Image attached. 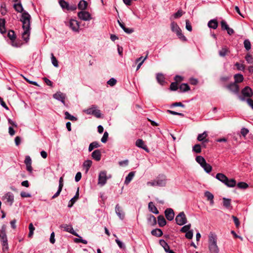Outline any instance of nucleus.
<instances>
[{
	"instance_id": "9b49d317",
	"label": "nucleus",
	"mask_w": 253,
	"mask_h": 253,
	"mask_svg": "<svg viewBox=\"0 0 253 253\" xmlns=\"http://www.w3.org/2000/svg\"><path fill=\"white\" fill-rule=\"evenodd\" d=\"M60 228H63L64 230L71 234L78 237H80L79 235L74 231L72 225L69 224H62L60 225Z\"/></svg>"
},
{
	"instance_id": "2eb2a0df",
	"label": "nucleus",
	"mask_w": 253,
	"mask_h": 253,
	"mask_svg": "<svg viewBox=\"0 0 253 253\" xmlns=\"http://www.w3.org/2000/svg\"><path fill=\"white\" fill-rule=\"evenodd\" d=\"M227 88L235 94H238L239 93V86L237 84L234 83L230 84L227 86Z\"/></svg>"
},
{
	"instance_id": "423d86ee",
	"label": "nucleus",
	"mask_w": 253,
	"mask_h": 253,
	"mask_svg": "<svg viewBox=\"0 0 253 253\" xmlns=\"http://www.w3.org/2000/svg\"><path fill=\"white\" fill-rule=\"evenodd\" d=\"M60 6L63 10H67L68 11H74L77 9L76 5H70L69 3L64 0H60L59 1Z\"/></svg>"
},
{
	"instance_id": "6ab92c4d",
	"label": "nucleus",
	"mask_w": 253,
	"mask_h": 253,
	"mask_svg": "<svg viewBox=\"0 0 253 253\" xmlns=\"http://www.w3.org/2000/svg\"><path fill=\"white\" fill-rule=\"evenodd\" d=\"M92 158L96 161H99L101 159V153L100 150H95L91 154Z\"/></svg>"
},
{
	"instance_id": "b1692460",
	"label": "nucleus",
	"mask_w": 253,
	"mask_h": 253,
	"mask_svg": "<svg viewBox=\"0 0 253 253\" xmlns=\"http://www.w3.org/2000/svg\"><path fill=\"white\" fill-rule=\"evenodd\" d=\"M7 36L12 41V46H14L15 47H18V45L17 44L14 43V41H15V40L16 39V36H15L14 32L12 30L9 31L8 33Z\"/></svg>"
},
{
	"instance_id": "aec40b11",
	"label": "nucleus",
	"mask_w": 253,
	"mask_h": 253,
	"mask_svg": "<svg viewBox=\"0 0 253 253\" xmlns=\"http://www.w3.org/2000/svg\"><path fill=\"white\" fill-rule=\"evenodd\" d=\"M205 196L207 198L208 201H210V205L212 206L214 204V196L210 192L207 191L205 192Z\"/></svg>"
},
{
	"instance_id": "f704fd0d",
	"label": "nucleus",
	"mask_w": 253,
	"mask_h": 253,
	"mask_svg": "<svg viewBox=\"0 0 253 253\" xmlns=\"http://www.w3.org/2000/svg\"><path fill=\"white\" fill-rule=\"evenodd\" d=\"M5 20L3 18L0 19V32L1 34H4L5 33Z\"/></svg>"
},
{
	"instance_id": "37998d69",
	"label": "nucleus",
	"mask_w": 253,
	"mask_h": 253,
	"mask_svg": "<svg viewBox=\"0 0 253 253\" xmlns=\"http://www.w3.org/2000/svg\"><path fill=\"white\" fill-rule=\"evenodd\" d=\"M201 167H202L204 170L207 173H210L212 170L211 166L206 162Z\"/></svg>"
},
{
	"instance_id": "e2e57ef3",
	"label": "nucleus",
	"mask_w": 253,
	"mask_h": 253,
	"mask_svg": "<svg viewBox=\"0 0 253 253\" xmlns=\"http://www.w3.org/2000/svg\"><path fill=\"white\" fill-rule=\"evenodd\" d=\"M249 132V129L245 127L242 128L241 130V133L244 137H245Z\"/></svg>"
},
{
	"instance_id": "de8ad7c7",
	"label": "nucleus",
	"mask_w": 253,
	"mask_h": 253,
	"mask_svg": "<svg viewBox=\"0 0 253 253\" xmlns=\"http://www.w3.org/2000/svg\"><path fill=\"white\" fill-rule=\"evenodd\" d=\"M51 62L53 65L55 67H58V61L56 59V57L54 56L53 53L51 54Z\"/></svg>"
},
{
	"instance_id": "052dcab7",
	"label": "nucleus",
	"mask_w": 253,
	"mask_h": 253,
	"mask_svg": "<svg viewBox=\"0 0 253 253\" xmlns=\"http://www.w3.org/2000/svg\"><path fill=\"white\" fill-rule=\"evenodd\" d=\"M235 65L238 70L244 71L245 69L244 65L238 62H237Z\"/></svg>"
},
{
	"instance_id": "8fccbe9b",
	"label": "nucleus",
	"mask_w": 253,
	"mask_h": 253,
	"mask_svg": "<svg viewBox=\"0 0 253 253\" xmlns=\"http://www.w3.org/2000/svg\"><path fill=\"white\" fill-rule=\"evenodd\" d=\"M228 52V49L226 47H222V49L219 51V54L220 56L224 57Z\"/></svg>"
},
{
	"instance_id": "13d9d810",
	"label": "nucleus",
	"mask_w": 253,
	"mask_h": 253,
	"mask_svg": "<svg viewBox=\"0 0 253 253\" xmlns=\"http://www.w3.org/2000/svg\"><path fill=\"white\" fill-rule=\"evenodd\" d=\"M170 89L173 91L176 90L178 89L177 84L175 82L171 83L170 85Z\"/></svg>"
},
{
	"instance_id": "774afa93",
	"label": "nucleus",
	"mask_w": 253,
	"mask_h": 253,
	"mask_svg": "<svg viewBox=\"0 0 253 253\" xmlns=\"http://www.w3.org/2000/svg\"><path fill=\"white\" fill-rule=\"evenodd\" d=\"M115 241H116V243L117 244V245H118V246L121 249L125 248V246L120 240H119L118 239H117L115 240Z\"/></svg>"
},
{
	"instance_id": "9d476101",
	"label": "nucleus",
	"mask_w": 253,
	"mask_h": 253,
	"mask_svg": "<svg viewBox=\"0 0 253 253\" xmlns=\"http://www.w3.org/2000/svg\"><path fill=\"white\" fill-rule=\"evenodd\" d=\"M53 97L54 99L61 101L63 104V105H65V100L66 97L65 94L60 91H58L53 95Z\"/></svg>"
},
{
	"instance_id": "a211bd4d",
	"label": "nucleus",
	"mask_w": 253,
	"mask_h": 253,
	"mask_svg": "<svg viewBox=\"0 0 253 253\" xmlns=\"http://www.w3.org/2000/svg\"><path fill=\"white\" fill-rule=\"evenodd\" d=\"M135 145L139 148H142L145 150L146 152H149V150L147 147V146L144 144V141L141 139H138L135 142Z\"/></svg>"
},
{
	"instance_id": "c03bdc74",
	"label": "nucleus",
	"mask_w": 253,
	"mask_h": 253,
	"mask_svg": "<svg viewBox=\"0 0 253 253\" xmlns=\"http://www.w3.org/2000/svg\"><path fill=\"white\" fill-rule=\"evenodd\" d=\"M193 152L196 153H200L201 152V146L199 144H195L192 148Z\"/></svg>"
},
{
	"instance_id": "dca6fc26",
	"label": "nucleus",
	"mask_w": 253,
	"mask_h": 253,
	"mask_svg": "<svg viewBox=\"0 0 253 253\" xmlns=\"http://www.w3.org/2000/svg\"><path fill=\"white\" fill-rule=\"evenodd\" d=\"M157 186L163 187L165 186L166 184V179L165 176H162L157 177L156 179Z\"/></svg>"
},
{
	"instance_id": "3c124183",
	"label": "nucleus",
	"mask_w": 253,
	"mask_h": 253,
	"mask_svg": "<svg viewBox=\"0 0 253 253\" xmlns=\"http://www.w3.org/2000/svg\"><path fill=\"white\" fill-rule=\"evenodd\" d=\"M220 24H221V29L222 30H226L228 29V28L229 27L228 25L227 24L226 22L224 20H222L220 22Z\"/></svg>"
},
{
	"instance_id": "473e14b6",
	"label": "nucleus",
	"mask_w": 253,
	"mask_h": 253,
	"mask_svg": "<svg viewBox=\"0 0 253 253\" xmlns=\"http://www.w3.org/2000/svg\"><path fill=\"white\" fill-rule=\"evenodd\" d=\"M159 243L160 245L164 248L166 252H168L169 250H170L169 246L164 240L161 239L159 241Z\"/></svg>"
},
{
	"instance_id": "c9c22d12",
	"label": "nucleus",
	"mask_w": 253,
	"mask_h": 253,
	"mask_svg": "<svg viewBox=\"0 0 253 253\" xmlns=\"http://www.w3.org/2000/svg\"><path fill=\"white\" fill-rule=\"evenodd\" d=\"M227 182H225L226 185L228 187H234L236 185V181L234 179H230L227 180Z\"/></svg>"
},
{
	"instance_id": "bb28decb",
	"label": "nucleus",
	"mask_w": 253,
	"mask_h": 253,
	"mask_svg": "<svg viewBox=\"0 0 253 253\" xmlns=\"http://www.w3.org/2000/svg\"><path fill=\"white\" fill-rule=\"evenodd\" d=\"M156 79L158 82L161 85H164L165 83V78L164 76L161 73H158L157 74Z\"/></svg>"
},
{
	"instance_id": "603ef678",
	"label": "nucleus",
	"mask_w": 253,
	"mask_h": 253,
	"mask_svg": "<svg viewBox=\"0 0 253 253\" xmlns=\"http://www.w3.org/2000/svg\"><path fill=\"white\" fill-rule=\"evenodd\" d=\"M193 236V231L192 230H189L188 232L186 233L185 237L188 239H192Z\"/></svg>"
},
{
	"instance_id": "0eeeda50",
	"label": "nucleus",
	"mask_w": 253,
	"mask_h": 253,
	"mask_svg": "<svg viewBox=\"0 0 253 253\" xmlns=\"http://www.w3.org/2000/svg\"><path fill=\"white\" fill-rule=\"evenodd\" d=\"M176 223L179 225H183L187 222V218L183 211L180 212L175 217Z\"/></svg>"
},
{
	"instance_id": "c85d7f7f",
	"label": "nucleus",
	"mask_w": 253,
	"mask_h": 253,
	"mask_svg": "<svg viewBox=\"0 0 253 253\" xmlns=\"http://www.w3.org/2000/svg\"><path fill=\"white\" fill-rule=\"evenodd\" d=\"M208 27L213 29H216L218 27V22L216 19H212L209 21Z\"/></svg>"
},
{
	"instance_id": "bf43d9fd",
	"label": "nucleus",
	"mask_w": 253,
	"mask_h": 253,
	"mask_svg": "<svg viewBox=\"0 0 253 253\" xmlns=\"http://www.w3.org/2000/svg\"><path fill=\"white\" fill-rule=\"evenodd\" d=\"M245 59L248 63L251 64L253 63V58L251 54H247V55L245 57Z\"/></svg>"
},
{
	"instance_id": "4468645a",
	"label": "nucleus",
	"mask_w": 253,
	"mask_h": 253,
	"mask_svg": "<svg viewBox=\"0 0 253 253\" xmlns=\"http://www.w3.org/2000/svg\"><path fill=\"white\" fill-rule=\"evenodd\" d=\"M165 214L166 218L169 221H171L174 218V212L171 208L167 209L165 211Z\"/></svg>"
},
{
	"instance_id": "f03ea898",
	"label": "nucleus",
	"mask_w": 253,
	"mask_h": 253,
	"mask_svg": "<svg viewBox=\"0 0 253 253\" xmlns=\"http://www.w3.org/2000/svg\"><path fill=\"white\" fill-rule=\"evenodd\" d=\"M208 237L209 253H219L220 250L217 244V238L216 235L213 232H210Z\"/></svg>"
},
{
	"instance_id": "ea45409f",
	"label": "nucleus",
	"mask_w": 253,
	"mask_h": 253,
	"mask_svg": "<svg viewBox=\"0 0 253 253\" xmlns=\"http://www.w3.org/2000/svg\"><path fill=\"white\" fill-rule=\"evenodd\" d=\"M196 161L201 167L206 162L204 158L201 156H197Z\"/></svg>"
},
{
	"instance_id": "49530a36",
	"label": "nucleus",
	"mask_w": 253,
	"mask_h": 253,
	"mask_svg": "<svg viewBox=\"0 0 253 253\" xmlns=\"http://www.w3.org/2000/svg\"><path fill=\"white\" fill-rule=\"evenodd\" d=\"M191 224H187V225H184V226H183L181 229H180V232H182V233H187V232H188L191 228Z\"/></svg>"
},
{
	"instance_id": "f3484780",
	"label": "nucleus",
	"mask_w": 253,
	"mask_h": 253,
	"mask_svg": "<svg viewBox=\"0 0 253 253\" xmlns=\"http://www.w3.org/2000/svg\"><path fill=\"white\" fill-rule=\"evenodd\" d=\"M115 211L117 215L119 217V218L123 220L125 218V213L123 211V210L120 207L119 204L116 205L115 207Z\"/></svg>"
},
{
	"instance_id": "ddd939ff",
	"label": "nucleus",
	"mask_w": 253,
	"mask_h": 253,
	"mask_svg": "<svg viewBox=\"0 0 253 253\" xmlns=\"http://www.w3.org/2000/svg\"><path fill=\"white\" fill-rule=\"evenodd\" d=\"M3 197L4 199L6 200V202L9 204L10 206L13 204L14 201V197L11 192L6 193Z\"/></svg>"
},
{
	"instance_id": "58836bf2",
	"label": "nucleus",
	"mask_w": 253,
	"mask_h": 253,
	"mask_svg": "<svg viewBox=\"0 0 253 253\" xmlns=\"http://www.w3.org/2000/svg\"><path fill=\"white\" fill-rule=\"evenodd\" d=\"M179 89L181 92H186L190 90V87L187 84H182L179 86Z\"/></svg>"
},
{
	"instance_id": "393cba45",
	"label": "nucleus",
	"mask_w": 253,
	"mask_h": 253,
	"mask_svg": "<svg viewBox=\"0 0 253 253\" xmlns=\"http://www.w3.org/2000/svg\"><path fill=\"white\" fill-rule=\"evenodd\" d=\"M147 222L150 226H153L157 223L156 218L154 215L150 214L147 218Z\"/></svg>"
},
{
	"instance_id": "69168bd1",
	"label": "nucleus",
	"mask_w": 253,
	"mask_h": 253,
	"mask_svg": "<svg viewBox=\"0 0 253 253\" xmlns=\"http://www.w3.org/2000/svg\"><path fill=\"white\" fill-rule=\"evenodd\" d=\"M186 29L189 31H191L192 30V28L191 25V24L188 20H186Z\"/></svg>"
},
{
	"instance_id": "5fc2aeb1",
	"label": "nucleus",
	"mask_w": 253,
	"mask_h": 253,
	"mask_svg": "<svg viewBox=\"0 0 253 253\" xmlns=\"http://www.w3.org/2000/svg\"><path fill=\"white\" fill-rule=\"evenodd\" d=\"M74 242L75 243H82L84 244H87V241L86 240L82 239L80 237V238H75L74 239Z\"/></svg>"
},
{
	"instance_id": "864d4df0",
	"label": "nucleus",
	"mask_w": 253,
	"mask_h": 253,
	"mask_svg": "<svg viewBox=\"0 0 253 253\" xmlns=\"http://www.w3.org/2000/svg\"><path fill=\"white\" fill-rule=\"evenodd\" d=\"M108 137V133L107 131H105L104 133V134L101 138V141L102 143H106L107 141V139Z\"/></svg>"
},
{
	"instance_id": "4c0bfd02",
	"label": "nucleus",
	"mask_w": 253,
	"mask_h": 253,
	"mask_svg": "<svg viewBox=\"0 0 253 253\" xmlns=\"http://www.w3.org/2000/svg\"><path fill=\"white\" fill-rule=\"evenodd\" d=\"M100 147L99 143L97 141H94L91 143L88 147V151H92L94 148H97Z\"/></svg>"
},
{
	"instance_id": "7c9ffc66",
	"label": "nucleus",
	"mask_w": 253,
	"mask_h": 253,
	"mask_svg": "<svg viewBox=\"0 0 253 253\" xmlns=\"http://www.w3.org/2000/svg\"><path fill=\"white\" fill-rule=\"evenodd\" d=\"M158 223L160 227H164L166 225L167 221L163 215H160L158 217Z\"/></svg>"
},
{
	"instance_id": "a19ab883",
	"label": "nucleus",
	"mask_w": 253,
	"mask_h": 253,
	"mask_svg": "<svg viewBox=\"0 0 253 253\" xmlns=\"http://www.w3.org/2000/svg\"><path fill=\"white\" fill-rule=\"evenodd\" d=\"M92 161L89 160H86L83 164L84 167L86 169V172H87L91 166Z\"/></svg>"
},
{
	"instance_id": "6e6552de",
	"label": "nucleus",
	"mask_w": 253,
	"mask_h": 253,
	"mask_svg": "<svg viewBox=\"0 0 253 253\" xmlns=\"http://www.w3.org/2000/svg\"><path fill=\"white\" fill-rule=\"evenodd\" d=\"M85 112L87 114L93 115L96 117L99 118L101 117L100 111L97 109V107L95 106H92L91 107L85 110Z\"/></svg>"
},
{
	"instance_id": "5701e85b",
	"label": "nucleus",
	"mask_w": 253,
	"mask_h": 253,
	"mask_svg": "<svg viewBox=\"0 0 253 253\" xmlns=\"http://www.w3.org/2000/svg\"><path fill=\"white\" fill-rule=\"evenodd\" d=\"M79 187L77 188V192L76 193L75 195L73 198H72L70 201V203L68 204V207H71L73 206V204L76 202V201L79 199Z\"/></svg>"
},
{
	"instance_id": "0e129e2a",
	"label": "nucleus",
	"mask_w": 253,
	"mask_h": 253,
	"mask_svg": "<svg viewBox=\"0 0 253 253\" xmlns=\"http://www.w3.org/2000/svg\"><path fill=\"white\" fill-rule=\"evenodd\" d=\"M233 221L234 222V223L237 227H238L240 225V221L239 220V219L235 216L232 215V216Z\"/></svg>"
},
{
	"instance_id": "39448f33",
	"label": "nucleus",
	"mask_w": 253,
	"mask_h": 253,
	"mask_svg": "<svg viewBox=\"0 0 253 253\" xmlns=\"http://www.w3.org/2000/svg\"><path fill=\"white\" fill-rule=\"evenodd\" d=\"M242 94L243 96H239L240 99L242 101H245V97H251L253 95V92L251 88L248 86L244 87L242 90Z\"/></svg>"
},
{
	"instance_id": "6e6d98bb",
	"label": "nucleus",
	"mask_w": 253,
	"mask_h": 253,
	"mask_svg": "<svg viewBox=\"0 0 253 253\" xmlns=\"http://www.w3.org/2000/svg\"><path fill=\"white\" fill-rule=\"evenodd\" d=\"M116 83L117 80L114 78H111L107 82V84L111 86L115 85Z\"/></svg>"
},
{
	"instance_id": "79ce46f5",
	"label": "nucleus",
	"mask_w": 253,
	"mask_h": 253,
	"mask_svg": "<svg viewBox=\"0 0 253 253\" xmlns=\"http://www.w3.org/2000/svg\"><path fill=\"white\" fill-rule=\"evenodd\" d=\"M65 117V118L67 120H71L72 121H76L77 120V118L72 115H71L68 112L66 111L64 113Z\"/></svg>"
},
{
	"instance_id": "4d7b16f0",
	"label": "nucleus",
	"mask_w": 253,
	"mask_h": 253,
	"mask_svg": "<svg viewBox=\"0 0 253 253\" xmlns=\"http://www.w3.org/2000/svg\"><path fill=\"white\" fill-rule=\"evenodd\" d=\"M183 15V12L182 10H178L176 13L173 14V17L174 18H178L180 17Z\"/></svg>"
},
{
	"instance_id": "20e7f679",
	"label": "nucleus",
	"mask_w": 253,
	"mask_h": 253,
	"mask_svg": "<svg viewBox=\"0 0 253 253\" xmlns=\"http://www.w3.org/2000/svg\"><path fill=\"white\" fill-rule=\"evenodd\" d=\"M111 177V175L110 174L108 176L107 175V172L106 171H100L98 175V184L101 186L104 185L106 183L107 179Z\"/></svg>"
},
{
	"instance_id": "412c9836",
	"label": "nucleus",
	"mask_w": 253,
	"mask_h": 253,
	"mask_svg": "<svg viewBox=\"0 0 253 253\" xmlns=\"http://www.w3.org/2000/svg\"><path fill=\"white\" fill-rule=\"evenodd\" d=\"M208 136V134L206 131H204L203 133L198 134L197 137V140L199 141L208 143L209 140L206 139Z\"/></svg>"
},
{
	"instance_id": "f257e3e1",
	"label": "nucleus",
	"mask_w": 253,
	"mask_h": 253,
	"mask_svg": "<svg viewBox=\"0 0 253 253\" xmlns=\"http://www.w3.org/2000/svg\"><path fill=\"white\" fill-rule=\"evenodd\" d=\"M14 8L18 12H23L20 19V21L22 22V28L24 30L22 36L23 40L27 42L29 40L30 35L31 15L28 12L24 11V9L21 3L14 4Z\"/></svg>"
},
{
	"instance_id": "2f4dec72",
	"label": "nucleus",
	"mask_w": 253,
	"mask_h": 253,
	"mask_svg": "<svg viewBox=\"0 0 253 253\" xmlns=\"http://www.w3.org/2000/svg\"><path fill=\"white\" fill-rule=\"evenodd\" d=\"M163 234V231L161 229L156 228L151 231V234L157 237H161Z\"/></svg>"
},
{
	"instance_id": "1a4fd4ad",
	"label": "nucleus",
	"mask_w": 253,
	"mask_h": 253,
	"mask_svg": "<svg viewBox=\"0 0 253 253\" xmlns=\"http://www.w3.org/2000/svg\"><path fill=\"white\" fill-rule=\"evenodd\" d=\"M78 17L84 21H89L92 19L90 14L86 11L82 10L78 13Z\"/></svg>"
},
{
	"instance_id": "09e8293b",
	"label": "nucleus",
	"mask_w": 253,
	"mask_h": 253,
	"mask_svg": "<svg viewBox=\"0 0 253 253\" xmlns=\"http://www.w3.org/2000/svg\"><path fill=\"white\" fill-rule=\"evenodd\" d=\"M244 47L247 50H249L251 48V42L249 40H245L244 42Z\"/></svg>"
},
{
	"instance_id": "e433bc0d",
	"label": "nucleus",
	"mask_w": 253,
	"mask_h": 253,
	"mask_svg": "<svg viewBox=\"0 0 253 253\" xmlns=\"http://www.w3.org/2000/svg\"><path fill=\"white\" fill-rule=\"evenodd\" d=\"M231 199L226 198H223V206L227 209H229L231 207Z\"/></svg>"
},
{
	"instance_id": "4be33fe9",
	"label": "nucleus",
	"mask_w": 253,
	"mask_h": 253,
	"mask_svg": "<svg viewBox=\"0 0 253 253\" xmlns=\"http://www.w3.org/2000/svg\"><path fill=\"white\" fill-rule=\"evenodd\" d=\"M215 178L219 181L225 184V182H227L228 177L224 174L221 173H218L216 174Z\"/></svg>"
},
{
	"instance_id": "7ed1b4c3",
	"label": "nucleus",
	"mask_w": 253,
	"mask_h": 253,
	"mask_svg": "<svg viewBox=\"0 0 253 253\" xmlns=\"http://www.w3.org/2000/svg\"><path fill=\"white\" fill-rule=\"evenodd\" d=\"M171 31L176 33L177 37L182 41H186V38L182 33L181 30L177 24L175 22H172L170 24Z\"/></svg>"
},
{
	"instance_id": "680f3d73",
	"label": "nucleus",
	"mask_w": 253,
	"mask_h": 253,
	"mask_svg": "<svg viewBox=\"0 0 253 253\" xmlns=\"http://www.w3.org/2000/svg\"><path fill=\"white\" fill-rule=\"evenodd\" d=\"M24 163L26 164V166L32 165V160L29 156H26Z\"/></svg>"
},
{
	"instance_id": "c756f323",
	"label": "nucleus",
	"mask_w": 253,
	"mask_h": 253,
	"mask_svg": "<svg viewBox=\"0 0 253 253\" xmlns=\"http://www.w3.org/2000/svg\"><path fill=\"white\" fill-rule=\"evenodd\" d=\"M87 5L88 3L87 1L84 0H81L78 3V6L79 9H81L82 10H84L86 9Z\"/></svg>"
},
{
	"instance_id": "72a5a7b5",
	"label": "nucleus",
	"mask_w": 253,
	"mask_h": 253,
	"mask_svg": "<svg viewBox=\"0 0 253 253\" xmlns=\"http://www.w3.org/2000/svg\"><path fill=\"white\" fill-rule=\"evenodd\" d=\"M235 79L234 83L237 84L239 83H241L243 82L244 80L243 76L241 74H235L234 76Z\"/></svg>"
},
{
	"instance_id": "a18cd8bd",
	"label": "nucleus",
	"mask_w": 253,
	"mask_h": 253,
	"mask_svg": "<svg viewBox=\"0 0 253 253\" xmlns=\"http://www.w3.org/2000/svg\"><path fill=\"white\" fill-rule=\"evenodd\" d=\"M237 187L240 189H246L249 187V185L244 182H240L237 183Z\"/></svg>"
},
{
	"instance_id": "cd10ccee",
	"label": "nucleus",
	"mask_w": 253,
	"mask_h": 253,
	"mask_svg": "<svg viewBox=\"0 0 253 253\" xmlns=\"http://www.w3.org/2000/svg\"><path fill=\"white\" fill-rule=\"evenodd\" d=\"M135 173V171H131L128 174V175L126 176L125 180V184L127 185L130 183V182L132 180L133 177L134 176Z\"/></svg>"
},
{
	"instance_id": "338daca9",
	"label": "nucleus",
	"mask_w": 253,
	"mask_h": 253,
	"mask_svg": "<svg viewBox=\"0 0 253 253\" xmlns=\"http://www.w3.org/2000/svg\"><path fill=\"white\" fill-rule=\"evenodd\" d=\"M62 190V188L58 187L57 191L52 196L51 199H54L57 198L58 196H59Z\"/></svg>"
},
{
	"instance_id": "a878e982",
	"label": "nucleus",
	"mask_w": 253,
	"mask_h": 253,
	"mask_svg": "<svg viewBox=\"0 0 253 253\" xmlns=\"http://www.w3.org/2000/svg\"><path fill=\"white\" fill-rule=\"evenodd\" d=\"M148 209L150 211L154 213V214H157L159 213L156 207L154 205L152 202H150L148 204Z\"/></svg>"
},
{
	"instance_id": "f8f14e48",
	"label": "nucleus",
	"mask_w": 253,
	"mask_h": 253,
	"mask_svg": "<svg viewBox=\"0 0 253 253\" xmlns=\"http://www.w3.org/2000/svg\"><path fill=\"white\" fill-rule=\"evenodd\" d=\"M69 26L73 31L79 32V23L76 20L71 19L69 21Z\"/></svg>"
}]
</instances>
